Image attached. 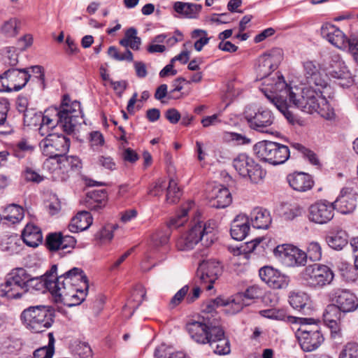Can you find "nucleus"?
I'll return each instance as SVG.
<instances>
[{"mask_svg": "<svg viewBox=\"0 0 358 358\" xmlns=\"http://www.w3.org/2000/svg\"><path fill=\"white\" fill-rule=\"evenodd\" d=\"M224 141L235 142L237 145H245L250 143V139L245 136L235 132H225L223 135Z\"/></svg>", "mask_w": 358, "mask_h": 358, "instance_id": "obj_57", "label": "nucleus"}, {"mask_svg": "<svg viewBox=\"0 0 358 358\" xmlns=\"http://www.w3.org/2000/svg\"><path fill=\"white\" fill-rule=\"evenodd\" d=\"M338 358H358V343H348L341 351Z\"/></svg>", "mask_w": 358, "mask_h": 358, "instance_id": "obj_55", "label": "nucleus"}, {"mask_svg": "<svg viewBox=\"0 0 358 358\" xmlns=\"http://www.w3.org/2000/svg\"><path fill=\"white\" fill-rule=\"evenodd\" d=\"M250 230L249 218L245 215H238L233 220L230 234L236 241L243 240Z\"/></svg>", "mask_w": 358, "mask_h": 358, "instance_id": "obj_31", "label": "nucleus"}, {"mask_svg": "<svg viewBox=\"0 0 358 358\" xmlns=\"http://www.w3.org/2000/svg\"><path fill=\"white\" fill-rule=\"evenodd\" d=\"M83 114L80 103L78 101L71 102L69 95L63 96L60 107L50 108L42 113V119L38 128L41 136L50 134V131L57 126L59 127L66 134L74 132L76 127L81 124Z\"/></svg>", "mask_w": 358, "mask_h": 358, "instance_id": "obj_1", "label": "nucleus"}, {"mask_svg": "<svg viewBox=\"0 0 358 358\" xmlns=\"http://www.w3.org/2000/svg\"><path fill=\"white\" fill-rule=\"evenodd\" d=\"M42 119V113L37 112L35 109L27 110L24 114V124L28 127L40 125Z\"/></svg>", "mask_w": 358, "mask_h": 358, "instance_id": "obj_49", "label": "nucleus"}, {"mask_svg": "<svg viewBox=\"0 0 358 358\" xmlns=\"http://www.w3.org/2000/svg\"><path fill=\"white\" fill-rule=\"evenodd\" d=\"M108 55L117 61L132 62L134 59L133 53L128 49H126L124 53H120L115 46L109 47L108 50Z\"/></svg>", "mask_w": 358, "mask_h": 358, "instance_id": "obj_52", "label": "nucleus"}, {"mask_svg": "<svg viewBox=\"0 0 358 358\" xmlns=\"http://www.w3.org/2000/svg\"><path fill=\"white\" fill-rule=\"evenodd\" d=\"M260 314L269 319L282 320L290 324L292 321L296 320L295 317L288 315L283 309L271 308L263 310L260 311Z\"/></svg>", "mask_w": 358, "mask_h": 358, "instance_id": "obj_45", "label": "nucleus"}, {"mask_svg": "<svg viewBox=\"0 0 358 358\" xmlns=\"http://www.w3.org/2000/svg\"><path fill=\"white\" fill-rule=\"evenodd\" d=\"M185 82L186 80L182 77L178 78L176 80H174L172 84L173 89L169 92L168 98L169 99H177L181 98L182 94L178 95L176 94V93L182 90V83ZM187 83L188 82L187 81Z\"/></svg>", "mask_w": 358, "mask_h": 358, "instance_id": "obj_61", "label": "nucleus"}, {"mask_svg": "<svg viewBox=\"0 0 358 358\" xmlns=\"http://www.w3.org/2000/svg\"><path fill=\"white\" fill-rule=\"evenodd\" d=\"M335 210L342 214L352 213L357 206L356 193L353 187H344L341 189L340 194L336 201L332 202Z\"/></svg>", "mask_w": 358, "mask_h": 358, "instance_id": "obj_21", "label": "nucleus"}, {"mask_svg": "<svg viewBox=\"0 0 358 358\" xmlns=\"http://www.w3.org/2000/svg\"><path fill=\"white\" fill-rule=\"evenodd\" d=\"M273 254L283 264L289 267L304 265L307 261L305 252L289 244L278 245L274 249Z\"/></svg>", "mask_w": 358, "mask_h": 358, "instance_id": "obj_13", "label": "nucleus"}, {"mask_svg": "<svg viewBox=\"0 0 358 358\" xmlns=\"http://www.w3.org/2000/svg\"><path fill=\"white\" fill-rule=\"evenodd\" d=\"M243 117L249 128L261 133H271V127L275 121V116L271 110L262 107L256 110L250 107L246 108Z\"/></svg>", "mask_w": 358, "mask_h": 358, "instance_id": "obj_11", "label": "nucleus"}, {"mask_svg": "<svg viewBox=\"0 0 358 358\" xmlns=\"http://www.w3.org/2000/svg\"><path fill=\"white\" fill-rule=\"evenodd\" d=\"M57 266L54 264L44 275L32 277L29 273L24 294L31 291H41L42 292H44L46 289L50 291V283L52 282V278L54 277V274H57Z\"/></svg>", "mask_w": 358, "mask_h": 358, "instance_id": "obj_22", "label": "nucleus"}, {"mask_svg": "<svg viewBox=\"0 0 358 358\" xmlns=\"http://www.w3.org/2000/svg\"><path fill=\"white\" fill-rule=\"evenodd\" d=\"M221 116V113H217L212 115L206 116L201 120V123L202 126L205 128L209 127L210 126H216L222 122V120L220 119Z\"/></svg>", "mask_w": 358, "mask_h": 358, "instance_id": "obj_64", "label": "nucleus"}, {"mask_svg": "<svg viewBox=\"0 0 358 358\" xmlns=\"http://www.w3.org/2000/svg\"><path fill=\"white\" fill-rule=\"evenodd\" d=\"M201 4L176 1L173 4V10L178 14L188 19H196L201 11Z\"/></svg>", "mask_w": 358, "mask_h": 358, "instance_id": "obj_37", "label": "nucleus"}, {"mask_svg": "<svg viewBox=\"0 0 358 358\" xmlns=\"http://www.w3.org/2000/svg\"><path fill=\"white\" fill-rule=\"evenodd\" d=\"M213 331H214L213 336H211L208 343L215 354L228 355L231 351L230 343L224 337V330L219 325L217 328L213 329Z\"/></svg>", "mask_w": 358, "mask_h": 358, "instance_id": "obj_25", "label": "nucleus"}, {"mask_svg": "<svg viewBox=\"0 0 358 358\" xmlns=\"http://www.w3.org/2000/svg\"><path fill=\"white\" fill-rule=\"evenodd\" d=\"M220 322L217 318L202 315L199 320H190L186 325V329L191 338L196 343L206 344L213 336V329L217 328Z\"/></svg>", "mask_w": 358, "mask_h": 358, "instance_id": "obj_10", "label": "nucleus"}, {"mask_svg": "<svg viewBox=\"0 0 358 358\" xmlns=\"http://www.w3.org/2000/svg\"><path fill=\"white\" fill-rule=\"evenodd\" d=\"M253 151L260 161L272 165L282 164L290 156L289 149L287 145L270 141L257 143L253 147Z\"/></svg>", "mask_w": 358, "mask_h": 358, "instance_id": "obj_5", "label": "nucleus"}, {"mask_svg": "<svg viewBox=\"0 0 358 358\" xmlns=\"http://www.w3.org/2000/svg\"><path fill=\"white\" fill-rule=\"evenodd\" d=\"M29 273L23 268H15L7 274L2 290L8 297L21 298L24 294Z\"/></svg>", "mask_w": 358, "mask_h": 358, "instance_id": "obj_12", "label": "nucleus"}, {"mask_svg": "<svg viewBox=\"0 0 358 358\" xmlns=\"http://www.w3.org/2000/svg\"><path fill=\"white\" fill-rule=\"evenodd\" d=\"M83 285L85 290H88V279L83 271L77 267H74L60 275L54 274L52 278V282L50 283V292L55 297L62 293V289L68 288L69 285L72 287H78Z\"/></svg>", "mask_w": 358, "mask_h": 358, "instance_id": "obj_6", "label": "nucleus"}, {"mask_svg": "<svg viewBox=\"0 0 358 358\" xmlns=\"http://www.w3.org/2000/svg\"><path fill=\"white\" fill-rule=\"evenodd\" d=\"M307 257H308L311 261L316 262L321 259L322 248L318 242L313 241L310 243L307 248Z\"/></svg>", "mask_w": 358, "mask_h": 358, "instance_id": "obj_56", "label": "nucleus"}, {"mask_svg": "<svg viewBox=\"0 0 358 358\" xmlns=\"http://www.w3.org/2000/svg\"><path fill=\"white\" fill-rule=\"evenodd\" d=\"M331 76L338 80V85L343 87H348L354 83L353 78L349 72L332 71Z\"/></svg>", "mask_w": 358, "mask_h": 358, "instance_id": "obj_53", "label": "nucleus"}, {"mask_svg": "<svg viewBox=\"0 0 358 358\" xmlns=\"http://www.w3.org/2000/svg\"><path fill=\"white\" fill-rule=\"evenodd\" d=\"M76 245V240L73 236L63 235L62 234V241L59 255L71 252Z\"/></svg>", "mask_w": 358, "mask_h": 358, "instance_id": "obj_54", "label": "nucleus"}, {"mask_svg": "<svg viewBox=\"0 0 358 358\" xmlns=\"http://www.w3.org/2000/svg\"><path fill=\"white\" fill-rule=\"evenodd\" d=\"M292 99L291 103L294 107L305 113L313 114L319 108L321 98L317 90H314L311 87H305L301 90L300 94L296 93Z\"/></svg>", "mask_w": 358, "mask_h": 358, "instance_id": "obj_14", "label": "nucleus"}, {"mask_svg": "<svg viewBox=\"0 0 358 358\" xmlns=\"http://www.w3.org/2000/svg\"><path fill=\"white\" fill-rule=\"evenodd\" d=\"M342 313L336 306L330 304L323 313L324 322L331 329V334H338L341 331Z\"/></svg>", "mask_w": 358, "mask_h": 358, "instance_id": "obj_27", "label": "nucleus"}, {"mask_svg": "<svg viewBox=\"0 0 358 358\" xmlns=\"http://www.w3.org/2000/svg\"><path fill=\"white\" fill-rule=\"evenodd\" d=\"M250 220L256 229H268L271 223L269 211L262 208H255L250 213Z\"/></svg>", "mask_w": 358, "mask_h": 358, "instance_id": "obj_36", "label": "nucleus"}, {"mask_svg": "<svg viewBox=\"0 0 358 358\" xmlns=\"http://www.w3.org/2000/svg\"><path fill=\"white\" fill-rule=\"evenodd\" d=\"M6 76L9 78L13 89L15 92L22 89L30 78V75L26 69H9L3 73V77Z\"/></svg>", "mask_w": 358, "mask_h": 358, "instance_id": "obj_29", "label": "nucleus"}, {"mask_svg": "<svg viewBox=\"0 0 358 358\" xmlns=\"http://www.w3.org/2000/svg\"><path fill=\"white\" fill-rule=\"evenodd\" d=\"M272 90L275 93L271 99L273 104L290 124L297 123L299 121L298 117L291 110L292 108L291 105L292 97L296 94L292 87L286 83L282 77H278V80Z\"/></svg>", "mask_w": 358, "mask_h": 358, "instance_id": "obj_4", "label": "nucleus"}, {"mask_svg": "<svg viewBox=\"0 0 358 358\" xmlns=\"http://www.w3.org/2000/svg\"><path fill=\"white\" fill-rule=\"evenodd\" d=\"M22 238L24 243L32 248L37 247L43 240L41 229L31 224H27L22 233Z\"/></svg>", "mask_w": 358, "mask_h": 358, "instance_id": "obj_38", "label": "nucleus"}, {"mask_svg": "<svg viewBox=\"0 0 358 358\" xmlns=\"http://www.w3.org/2000/svg\"><path fill=\"white\" fill-rule=\"evenodd\" d=\"M325 241L333 250H342L348 243V233L341 229L329 231L325 236Z\"/></svg>", "mask_w": 358, "mask_h": 358, "instance_id": "obj_33", "label": "nucleus"}, {"mask_svg": "<svg viewBox=\"0 0 358 358\" xmlns=\"http://www.w3.org/2000/svg\"><path fill=\"white\" fill-rule=\"evenodd\" d=\"M232 164L241 177L249 180L252 183L261 182L266 174V171L245 153L238 155L234 159Z\"/></svg>", "mask_w": 358, "mask_h": 358, "instance_id": "obj_7", "label": "nucleus"}, {"mask_svg": "<svg viewBox=\"0 0 358 358\" xmlns=\"http://www.w3.org/2000/svg\"><path fill=\"white\" fill-rule=\"evenodd\" d=\"M296 320L292 322V324L294 326L299 325L298 327H293V330H295V336L296 337L298 336H301L302 334H310L312 331L315 330V327L317 328V330L320 331V327L318 324L319 320H315L312 317H295Z\"/></svg>", "mask_w": 358, "mask_h": 358, "instance_id": "obj_34", "label": "nucleus"}, {"mask_svg": "<svg viewBox=\"0 0 358 358\" xmlns=\"http://www.w3.org/2000/svg\"><path fill=\"white\" fill-rule=\"evenodd\" d=\"M321 35L339 49L346 50L350 46L351 38H346L341 30L331 23L327 22L322 26Z\"/></svg>", "mask_w": 358, "mask_h": 358, "instance_id": "obj_17", "label": "nucleus"}, {"mask_svg": "<svg viewBox=\"0 0 358 358\" xmlns=\"http://www.w3.org/2000/svg\"><path fill=\"white\" fill-rule=\"evenodd\" d=\"M201 35L203 36V37L197 40L194 45V48L197 51H201L203 47L208 43L209 38L207 37L206 31L203 29H194L192 34V38H196Z\"/></svg>", "mask_w": 358, "mask_h": 358, "instance_id": "obj_58", "label": "nucleus"}, {"mask_svg": "<svg viewBox=\"0 0 358 358\" xmlns=\"http://www.w3.org/2000/svg\"><path fill=\"white\" fill-rule=\"evenodd\" d=\"M88 205L91 210L98 211L106 205L107 192L105 189L94 190L87 194Z\"/></svg>", "mask_w": 358, "mask_h": 358, "instance_id": "obj_43", "label": "nucleus"}, {"mask_svg": "<svg viewBox=\"0 0 358 358\" xmlns=\"http://www.w3.org/2000/svg\"><path fill=\"white\" fill-rule=\"evenodd\" d=\"M40 143V147L44 155L48 157L45 164H54V161L62 155H65L70 148V139L63 134L52 133L45 136Z\"/></svg>", "mask_w": 358, "mask_h": 358, "instance_id": "obj_9", "label": "nucleus"}, {"mask_svg": "<svg viewBox=\"0 0 358 358\" xmlns=\"http://www.w3.org/2000/svg\"><path fill=\"white\" fill-rule=\"evenodd\" d=\"M222 271L220 262L209 259L200 263L197 276L200 280V285L203 288L210 290L213 287V283L221 275Z\"/></svg>", "mask_w": 358, "mask_h": 358, "instance_id": "obj_15", "label": "nucleus"}, {"mask_svg": "<svg viewBox=\"0 0 358 358\" xmlns=\"http://www.w3.org/2000/svg\"><path fill=\"white\" fill-rule=\"evenodd\" d=\"M3 54L6 58V63L10 66H15L18 63V57L15 47H6L3 50Z\"/></svg>", "mask_w": 358, "mask_h": 358, "instance_id": "obj_63", "label": "nucleus"}, {"mask_svg": "<svg viewBox=\"0 0 358 358\" xmlns=\"http://www.w3.org/2000/svg\"><path fill=\"white\" fill-rule=\"evenodd\" d=\"M220 306H228L231 308V303L229 299H224L220 296L215 299H210L204 302L202 305V312L204 316H208L211 314L213 318H216L213 313H215V309ZM231 309H227V311L231 312Z\"/></svg>", "mask_w": 358, "mask_h": 358, "instance_id": "obj_41", "label": "nucleus"}, {"mask_svg": "<svg viewBox=\"0 0 358 358\" xmlns=\"http://www.w3.org/2000/svg\"><path fill=\"white\" fill-rule=\"evenodd\" d=\"M262 294L261 290L255 286L250 287L244 293H239L235 295L231 300L232 314L238 313L242 310L243 306L250 304L248 300L258 299Z\"/></svg>", "mask_w": 358, "mask_h": 358, "instance_id": "obj_24", "label": "nucleus"}, {"mask_svg": "<svg viewBox=\"0 0 358 358\" xmlns=\"http://www.w3.org/2000/svg\"><path fill=\"white\" fill-rule=\"evenodd\" d=\"M287 179L290 187L299 192H306L310 189L314 183L311 176L303 172L289 174Z\"/></svg>", "mask_w": 358, "mask_h": 358, "instance_id": "obj_32", "label": "nucleus"}, {"mask_svg": "<svg viewBox=\"0 0 358 358\" xmlns=\"http://www.w3.org/2000/svg\"><path fill=\"white\" fill-rule=\"evenodd\" d=\"M313 329L311 333L302 334L301 336H296V338L300 344L301 348L305 352H311L321 345L324 341V337L321 331Z\"/></svg>", "mask_w": 358, "mask_h": 358, "instance_id": "obj_28", "label": "nucleus"}, {"mask_svg": "<svg viewBox=\"0 0 358 358\" xmlns=\"http://www.w3.org/2000/svg\"><path fill=\"white\" fill-rule=\"evenodd\" d=\"M259 275L270 287L285 289L289 283V278L271 266H264L259 269Z\"/></svg>", "mask_w": 358, "mask_h": 358, "instance_id": "obj_20", "label": "nucleus"}, {"mask_svg": "<svg viewBox=\"0 0 358 358\" xmlns=\"http://www.w3.org/2000/svg\"><path fill=\"white\" fill-rule=\"evenodd\" d=\"M169 236L170 231L169 230L157 231L152 237L154 246L159 247L166 245L169 240Z\"/></svg>", "mask_w": 358, "mask_h": 358, "instance_id": "obj_60", "label": "nucleus"}, {"mask_svg": "<svg viewBox=\"0 0 358 358\" xmlns=\"http://www.w3.org/2000/svg\"><path fill=\"white\" fill-rule=\"evenodd\" d=\"M334 305L336 306L343 313L352 312L358 307V299L351 292L338 289L331 293Z\"/></svg>", "mask_w": 358, "mask_h": 358, "instance_id": "obj_19", "label": "nucleus"}, {"mask_svg": "<svg viewBox=\"0 0 358 358\" xmlns=\"http://www.w3.org/2000/svg\"><path fill=\"white\" fill-rule=\"evenodd\" d=\"M180 195L181 194L179 188L177 187L176 182L171 179L166 189V201L170 203H174L179 200Z\"/></svg>", "mask_w": 358, "mask_h": 358, "instance_id": "obj_50", "label": "nucleus"}, {"mask_svg": "<svg viewBox=\"0 0 358 358\" xmlns=\"http://www.w3.org/2000/svg\"><path fill=\"white\" fill-rule=\"evenodd\" d=\"M341 275L348 281H355L357 279V273L355 267L353 268L350 264L344 263L340 268Z\"/></svg>", "mask_w": 358, "mask_h": 358, "instance_id": "obj_62", "label": "nucleus"}, {"mask_svg": "<svg viewBox=\"0 0 358 358\" xmlns=\"http://www.w3.org/2000/svg\"><path fill=\"white\" fill-rule=\"evenodd\" d=\"M56 168L54 171L59 169L63 173H68L70 171L78 170L81 168V161L76 156H66L62 155L56 159Z\"/></svg>", "mask_w": 358, "mask_h": 358, "instance_id": "obj_39", "label": "nucleus"}, {"mask_svg": "<svg viewBox=\"0 0 358 358\" xmlns=\"http://www.w3.org/2000/svg\"><path fill=\"white\" fill-rule=\"evenodd\" d=\"M304 78L306 83L309 87H318V92L321 93L320 88L327 86V76L321 70L319 65L313 62L308 61L304 63Z\"/></svg>", "mask_w": 358, "mask_h": 358, "instance_id": "obj_18", "label": "nucleus"}, {"mask_svg": "<svg viewBox=\"0 0 358 358\" xmlns=\"http://www.w3.org/2000/svg\"><path fill=\"white\" fill-rule=\"evenodd\" d=\"M303 282L312 288L320 289L331 284L334 274L327 266L314 264L306 266L300 274Z\"/></svg>", "mask_w": 358, "mask_h": 358, "instance_id": "obj_8", "label": "nucleus"}, {"mask_svg": "<svg viewBox=\"0 0 358 358\" xmlns=\"http://www.w3.org/2000/svg\"><path fill=\"white\" fill-rule=\"evenodd\" d=\"M277 63L278 60L273 52L261 55L258 59V65L256 68L259 79L268 76L277 68Z\"/></svg>", "mask_w": 358, "mask_h": 358, "instance_id": "obj_30", "label": "nucleus"}, {"mask_svg": "<svg viewBox=\"0 0 358 358\" xmlns=\"http://www.w3.org/2000/svg\"><path fill=\"white\" fill-rule=\"evenodd\" d=\"M55 311L50 306H30L21 313L20 318L27 329L33 333H41L54 322Z\"/></svg>", "mask_w": 358, "mask_h": 358, "instance_id": "obj_3", "label": "nucleus"}, {"mask_svg": "<svg viewBox=\"0 0 358 358\" xmlns=\"http://www.w3.org/2000/svg\"><path fill=\"white\" fill-rule=\"evenodd\" d=\"M155 358H186L182 352H173L171 347L162 344L155 350Z\"/></svg>", "mask_w": 358, "mask_h": 358, "instance_id": "obj_46", "label": "nucleus"}, {"mask_svg": "<svg viewBox=\"0 0 358 358\" xmlns=\"http://www.w3.org/2000/svg\"><path fill=\"white\" fill-rule=\"evenodd\" d=\"M49 342L47 346L36 350L34 352V358H52L55 352V338L52 333L48 334Z\"/></svg>", "mask_w": 358, "mask_h": 358, "instance_id": "obj_47", "label": "nucleus"}, {"mask_svg": "<svg viewBox=\"0 0 358 358\" xmlns=\"http://www.w3.org/2000/svg\"><path fill=\"white\" fill-rule=\"evenodd\" d=\"M92 216L88 211H80L71 219L69 229L73 233H78L87 229L92 224Z\"/></svg>", "mask_w": 358, "mask_h": 358, "instance_id": "obj_35", "label": "nucleus"}, {"mask_svg": "<svg viewBox=\"0 0 358 358\" xmlns=\"http://www.w3.org/2000/svg\"><path fill=\"white\" fill-rule=\"evenodd\" d=\"M194 206V203L192 201H188L185 204H184L180 211L170 220L169 222V227L178 228L182 226L187 221L188 212Z\"/></svg>", "mask_w": 358, "mask_h": 358, "instance_id": "obj_44", "label": "nucleus"}, {"mask_svg": "<svg viewBox=\"0 0 358 358\" xmlns=\"http://www.w3.org/2000/svg\"><path fill=\"white\" fill-rule=\"evenodd\" d=\"M87 290L83 287V285L78 287H72L69 285L68 288L62 289V293L59 294L58 300L63 302L68 306H73L81 303L86 296Z\"/></svg>", "mask_w": 358, "mask_h": 358, "instance_id": "obj_23", "label": "nucleus"}, {"mask_svg": "<svg viewBox=\"0 0 358 358\" xmlns=\"http://www.w3.org/2000/svg\"><path fill=\"white\" fill-rule=\"evenodd\" d=\"M334 210L335 207L333 203L322 200L309 207L308 218L310 221L317 224H327L333 219Z\"/></svg>", "mask_w": 358, "mask_h": 358, "instance_id": "obj_16", "label": "nucleus"}, {"mask_svg": "<svg viewBox=\"0 0 358 358\" xmlns=\"http://www.w3.org/2000/svg\"><path fill=\"white\" fill-rule=\"evenodd\" d=\"M167 187L166 180L159 178L150 186L148 194L153 196H159Z\"/></svg>", "mask_w": 358, "mask_h": 358, "instance_id": "obj_59", "label": "nucleus"}, {"mask_svg": "<svg viewBox=\"0 0 358 358\" xmlns=\"http://www.w3.org/2000/svg\"><path fill=\"white\" fill-rule=\"evenodd\" d=\"M216 224L214 221L207 222H197L189 230L182 235L176 243L180 250H189L199 243L205 247H209L215 239Z\"/></svg>", "mask_w": 358, "mask_h": 358, "instance_id": "obj_2", "label": "nucleus"}, {"mask_svg": "<svg viewBox=\"0 0 358 358\" xmlns=\"http://www.w3.org/2000/svg\"><path fill=\"white\" fill-rule=\"evenodd\" d=\"M62 233H52L46 237V246L50 251L60 252Z\"/></svg>", "mask_w": 358, "mask_h": 358, "instance_id": "obj_51", "label": "nucleus"}, {"mask_svg": "<svg viewBox=\"0 0 358 358\" xmlns=\"http://www.w3.org/2000/svg\"><path fill=\"white\" fill-rule=\"evenodd\" d=\"M315 113L327 120H334L336 117L334 108L330 106L324 98L320 99L319 108H317Z\"/></svg>", "mask_w": 358, "mask_h": 358, "instance_id": "obj_48", "label": "nucleus"}, {"mask_svg": "<svg viewBox=\"0 0 358 358\" xmlns=\"http://www.w3.org/2000/svg\"><path fill=\"white\" fill-rule=\"evenodd\" d=\"M20 29V22L16 17H10L2 22L0 26V34L5 38H14Z\"/></svg>", "mask_w": 358, "mask_h": 358, "instance_id": "obj_42", "label": "nucleus"}, {"mask_svg": "<svg viewBox=\"0 0 358 358\" xmlns=\"http://www.w3.org/2000/svg\"><path fill=\"white\" fill-rule=\"evenodd\" d=\"M290 306L299 311L306 313L310 308V298L308 294L301 292H293L289 296Z\"/></svg>", "mask_w": 358, "mask_h": 358, "instance_id": "obj_40", "label": "nucleus"}, {"mask_svg": "<svg viewBox=\"0 0 358 358\" xmlns=\"http://www.w3.org/2000/svg\"><path fill=\"white\" fill-rule=\"evenodd\" d=\"M209 206L215 208H224L232 201L231 194L227 187H215L209 196Z\"/></svg>", "mask_w": 358, "mask_h": 358, "instance_id": "obj_26", "label": "nucleus"}]
</instances>
